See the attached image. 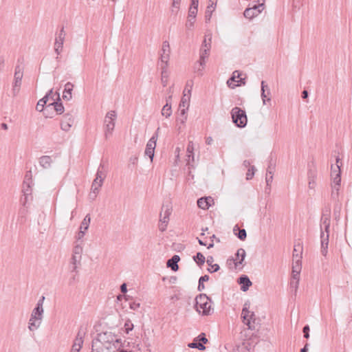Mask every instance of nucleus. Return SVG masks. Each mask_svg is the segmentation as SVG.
<instances>
[{
  "label": "nucleus",
  "mask_w": 352,
  "mask_h": 352,
  "mask_svg": "<svg viewBox=\"0 0 352 352\" xmlns=\"http://www.w3.org/2000/svg\"><path fill=\"white\" fill-rule=\"evenodd\" d=\"M41 320L38 319H32V316H30V319L28 322V329L32 331L37 329L41 324Z\"/></svg>",
  "instance_id": "nucleus-32"
},
{
  "label": "nucleus",
  "mask_w": 352,
  "mask_h": 352,
  "mask_svg": "<svg viewBox=\"0 0 352 352\" xmlns=\"http://www.w3.org/2000/svg\"><path fill=\"white\" fill-rule=\"evenodd\" d=\"M43 307L36 306L31 314L32 318L41 320L43 318Z\"/></svg>",
  "instance_id": "nucleus-29"
},
{
  "label": "nucleus",
  "mask_w": 352,
  "mask_h": 352,
  "mask_svg": "<svg viewBox=\"0 0 352 352\" xmlns=\"http://www.w3.org/2000/svg\"><path fill=\"white\" fill-rule=\"evenodd\" d=\"M276 166V160L272 158V156H270V159L269 160V164L267 169V173L270 175L273 174Z\"/></svg>",
  "instance_id": "nucleus-39"
},
{
  "label": "nucleus",
  "mask_w": 352,
  "mask_h": 352,
  "mask_svg": "<svg viewBox=\"0 0 352 352\" xmlns=\"http://www.w3.org/2000/svg\"><path fill=\"white\" fill-rule=\"evenodd\" d=\"M180 2H181V0H173V8L172 9L173 12H175L174 8H175L177 10L179 9Z\"/></svg>",
  "instance_id": "nucleus-56"
},
{
  "label": "nucleus",
  "mask_w": 352,
  "mask_h": 352,
  "mask_svg": "<svg viewBox=\"0 0 352 352\" xmlns=\"http://www.w3.org/2000/svg\"><path fill=\"white\" fill-rule=\"evenodd\" d=\"M106 177L105 167L104 165L100 163L96 175V180H99L98 186H102L103 181Z\"/></svg>",
  "instance_id": "nucleus-19"
},
{
  "label": "nucleus",
  "mask_w": 352,
  "mask_h": 352,
  "mask_svg": "<svg viewBox=\"0 0 352 352\" xmlns=\"http://www.w3.org/2000/svg\"><path fill=\"white\" fill-rule=\"evenodd\" d=\"M74 85L67 82L65 85V89L63 94V98L65 100H69L72 98V92L73 90Z\"/></svg>",
  "instance_id": "nucleus-24"
},
{
  "label": "nucleus",
  "mask_w": 352,
  "mask_h": 352,
  "mask_svg": "<svg viewBox=\"0 0 352 352\" xmlns=\"http://www.w3.org/2000/svg\"><path fill=\"white\" fill-rule=\"evenodd\" d=\"M309 330H310V328H309V326L308 324L305 325L303 329H302V332H303V334H304V337L306 339H308L309 338Z\"/></svg>",
  "instance_id": "nucleus-52"
},
{
  "label": "nucleus",
  "mask_w": 352,
  "mask_h": 352,
  "mask_svg": "<svg viewBox=\"0 0 352 352\" xmlns=\"http://www.w3.org/2000/svg\"><path fill=\"white\" fill-rule=\"evenodd\" d=\"M80 259L81 256L72 255V257L71 258V264L77 265L78 263H80Z\"/></svg>",
  "instance_id": "nucleus-50"
},
{
  "label": "nucleus",
  "mask_w": 352,
  "mask_h": 352,
  "mask_svg": "<svg viewBox=\"0 0 352 352\" xmlns=\"http://www.w3.org/2000/svg\"><path fill=\"white\" fill-rule=\"evenodd\" d=\"M45 300V296H42L39 300H38L36 306H38L39 307H43V302Z\"/></svg>",
  "instance_id": "nucleus-63"
},
{
  "label": "nucleus",
  "mask_w": 352,
  "mask_h": 352,
  "mask_svg": "<svg viewBox=\"0 0 352 352\" xmlns=\"http://www.w3.org/2000/svg\"><path fill=\"white\" fill-rule=\"evenodd\" d=\"M214 261V258L212 256H209L207 258L206 263L211 267V269L208 268V271L210 273L216 272L219 270L220 267L218 264L212 263Z\"/></svg>",
  "instance_id": "nucleus-28"
},
{
  "label": "nucleus",
  "mask_w": 352,
  "mask_h": 352,
  "mask_svg": "<svg viewBox=\"0 0 352 352\" xmlns=\"http://www.w3.org/2000/svg\"><path fill=\"white\" fill-rule=\"evenodd\" d=\"M233 123L239 128H244L247 125L248 118L246 113L240 107H235L231 111Z\"/></svg>",
  "instance_id": "nucleus-3"
},
{
  "label": "nucleus",
  "mask_w": 352,
  "mask_h": 352,
  "mask_svg": "<svg viewBox=\"0 0 352 352\" xmlns=\"http://www.w3.org/2000/svg\"><path fill=\"white\" fill-rule=\"evenodd\" d=\"M337 168L338 169V171H333L331 173V176L333 177V184H332V193L331 195L333 196L334 191H336V195L338 194L339 186L341 183V170L339 165L337 164Z\"/></svg>",
  "instance_id": "nucleus-13"
},
{
  "label": "nucleus",
  "mask_w": 352,
  "mask_h": 352,
  "mask_svg": "<svg viewBox=\"0 0 352 352\" xmlns=\"http://www.w3.org/2000/svg\"><path fill=\"white\" fill-rule=\"evenodd\" d=\"M241 74L237 70L233 72L231 78H230L227 81L228 86L234 89L236 86L245 85V79L241 78Z\"/></svg>",
  "instance_id": "nucleus-12"
},
{
  "label": "nucleus",
  "mask_w": 352,
  "mask_h": 352,
  "mask_svg": "<svg viewBox=\"0 0 352 352\" xmlns=\"http://www.w3.org/2000/svg\"><path fill=\"white\" fill-rule=\"evenodd\" d=\"M208 342L206 334L201 333L197 337H196L193 341L188 344V346L192 349H197L200 351L206 349L205 344Z\"/></svg>",
  "instance_id": "nucleus-10"
},
{
  "label": "nucleus",
  "mask_w": 352,
  "mask_h": 352,
  "mask_svg": "<svg viewBox=\"0 0 352 352\" xmlns=\"http://www.w3.org/2000/svg\"><path fill=\"white\" fill-rule=\"evenodd\" d=\"M85 335V331L82 329V327H81L77 333L76 338H80L83 339Z\"/></svg>",
  "instance_id": "nucleus-60"
},
{
  "label": "nucleus",
  "mask_w": 352,
  "mask_h": 352,
  "mask_svg": "<svg viewBox=\"0 0 352 352\" xmlns=\"http://www.w3.org/2000/svg\"><path fill=\"white\" fill-rule=\"evenodd\" d=\"M117 114L115 111H110L107 112L104 118V136L105 138H109V136L112 134V132L115 127V120L116 119Z\"/></svg>",
  "instance_id": "nucleus-6"
},
{
  "label": "nucleus",
  "mask_w": 352,
  "mask_h": 352,
  "mask_svg": "<svg viewBox=\"0 0 352 352\" xmlns=\"http://www.w3.org/2000/svg\"><path fill=\"white\" fill-rule=\"evenodd\" d=\"M211 48L210 43H208V46H207V48L200 49V57L199 60L198 61L199 66L204 67L205 65V59L208 58L209 55V52Z\"/></svg>",
  "instance_id": "nucleus-21"
},
{
  "label": "nucleus",
  "mask_w": 352,
  "mask_h": 352,
  "mask_svg": "<svg viewBox=\"0 0 352 352\" xmlns=\"http://www.w3.org/2000/svg\"><path fill=\"white\" fill-rule=\"evenodd\" d=\"M272 179H273L272 174L270 175L269 173H267L265 180H266V183H267V186H269L270 184L272 182Z\"/></svg>",
  "instance_id": "nucleus-61"
},
{
  "label": "nucleus",
  "mask_w": 352,
  "mask_h": 352,
  "mask_svg": "<svg viewBox=\"0 0 352 352\" xmlns=\"http://www.w3.org/2000/svg\"><path fill=\"white\" fill-rule=\"evenodd\" d=\"M248 309L249 305L245 302L242 309L241 318L244 324L247 325L249 329L253 330L256 329V327L254 326L255 315L254 312L250 313Z\"/></svg>",
  "instance_id": "nucleus-7"
},
{
  "label": "nucleus",
  "mask_w": 352,
  "mask_h": 352,
  "mask_svg": "<svg viewBox=\"0 0 352 352\" xmlns=\"http://www.w3.org/2000/svg\"><path fill=\"white\" fill-rule=\"evenodd\" d=\"M31 184L32 183H30V182H28L26 180L23 181V189H22V192H23V195H31V193H32Z\"/></svg>",
  "instance_id": "nucleus-36"
},
{
  "label": "nucleus",
  "mask_w": 352,
  "mask_h": 352,
  "mask_svg": "<svg viewBox=\"0 0 352 352\" xmlns=\"http://www.w3.org/2000/svg\"><path fill=\"white\" fill-rule=\"evenodd\" d=\"M300 272H298L296 273V272H294V271H292V279L299 280H300Z\"/></svg>",
  "instance_id": "nucleus-64"
},
{
  "label": "nucleus",
  "mask_w": 352,
  "mask_h": 352,
  "mask_svg": "<svg viewBox=\"0 0 352 352\" xmlns=\"http://www.w3.org/2000/svg\"><path fill=\"white\" fill-rule=\"evenodd\" d=\"M36 109L38 111H43V113L46 116H47V113L46 111L49 109H47V105L45 104L44 103H42V102H40V100L38 101L37 102V104H36Z\"/></svg>",
  "instance_id": "nucleus-43"
},
{
  "label": "nucleus",
  "mask_w": 352,
  "mask_h": 352,
  "mask_svg": "<svg viewBox=\"0 0 352 352\" xmlns=\"http://www.w3.org/2000/svg\"><path fill=\"white\" fill-rule=\"evenodd\" d=\"M212 201H213V199L210 197H201L197 200V206L201 209L207 210L210 206Z\"/></svg>",
  "instance_id": "nucleus-23"
},
{
  "label": "nucleus",
  "mask_w": 352,
  "mask_h": 352,
  "mask_svg": "<svg viewBox=\"0 0 352 352\" xmlns=\"http://www.w3.org/2000/svg\"><path fill=\"white\" fill-rule=\"evenodd\" d=\"M301 258H302V256H300V257H298V258L295 259L296 260L295 263L292 266V271H294V272L297 273L298 272L301 271V268H302Z\"/></svg>",
  "instance_id": "nucleus-41"
},
{
  "label": "nucleus",
  "mask_w": 352,
  "mask_h": 352,
  "mask_svg": "<svg viewBox=\"0 0 352 352\" xmlns=\"http://www.w3.org/2000/svg\"><path fill=\"white\" fill-rule=\"evenodd\" d=\"M82 252V248L80 245H76L74 248L73 255L81 256Z\"/></svg>",
  "instance_id": "nucleus-49"
},
{
  "label": "nucleus",
  "mask_w": 352,
  "mask_h": 352,
  "mask_svg": "<svg viewBox=\"0 0 352 352\" xmlns=\"http://www.w3.org/2000/svg\"><path fill=\"white\" fill-rule=\"evenodd\" d=\"M317 173L316 170H309L308 171V186L310 189H314L316 186Z\"/></svg>",
  "instance_id": "nucleus-25"
},
{
  "label": "nucleus",
  "mask_w": 352,
  "mask_h": 352,
  "mask_svg": "<svg viewBox=\"0 0 352 352\" xmlns=\"http://www.w3.org/2000/svg\"><path fill=\"white\" fill-rule=\"evenodd\" d=\"M262 1V3H254L251 7L247 8L243 12L244 16L247 19H252L258 15L263 10L265 7L264 0Z\"/></svg>",
  "instance_id": "nucleus-8"
},
{
  "label": "nucleus",
  "mask_w": 352,
  "mask_h": 352,
  "mask_svg": "<svg viewBox=\"0 0 352 352\" xmlns=\"http://www.w3.org/2000/svg\"><path fill=\"white\" fill-rule=\"evenodd\" d=\"M195 19H192L191 18H188V20L186 23V26L188 29H191L194 26Z\"/></svg>",
  "instance_id": "nucleus-55"
},
{
  "label": "nucleus",
  "mask_w": 352,
  "mask_h": 352,
  "mask_svg": "<svg viewBox=\"0 0 352 352\" xmlns=\"http://www.w3.org/2000/svg\"><path fill=\"white\" fill-rule=\"evenodd\" d=\"M14 74H19L21 76H23V67H21L20 65H16L15 67Z\"/></svg>",
  "instance_id": "nucleus-57"
},
{
  "label": "nucleus",
  "mask_w": 352,
  "mask_h": 352,
  "mask_svg": "<svg viewBox=\"0 0 352 352\" xmlns=\"http://www.w3.org/2000/svg\"><path fill=\"white\" fill-rule=\"evenodd\" d=\"M321 221L324 226V231H322L321 229L320 233L321 253L322 255L326 256L329 238L330 218L329 216L322 215Z\"/></svg>",
  "instance_id": "nucleus-1"
},
{
  "label": "nucleus",
  "mask_w": 352,
  "mask_h": 352,
  "mask_svg": "<svg viewBox=\"0 0 352 352\" xmlns=\"http://www.w3.org/2000/svg\"><path fill=\"white\" fill-rule=\"evenodd\" d=\"M159 130L160 128H157V131L149 139L146 146L144 154L150 158L151 161H153V160L155 148L156 147V142L157 140V132Z\"/></svg>",
  "instance_id": "nucleus-9"
},
{
  "label": "nucleus",
  "mask_w": 352,
  "mask_h": 352,
  "mask_svg": "<svg viewBox=\"0 0 352 352\" xmlns=\"http://www.w3.org/2000/svg\"><path fill=\"white\" fill-rule=\"evenodd\" d=\"M197 9L195 8H190L188 10V18H191L192 19H195V17L197 14Z\"/></svg>",
  "instance_id": "nucleus-48"
},
{
  "label": "nucleus",
  "mask_w": 352,
  "mask_h": 352,
  "mask_svg": "<svg viewBox=\"0 0 352 352\" xmlns=\"http://www.w3.org/2000/svg\"><path fill=\"white\" fill-rule=\"evenodd\" d=\"M52 94H53V89H51L46 94L45 96L40 99V102H42V103H44L45 104H46L47 102L48 101L49 98H51L52 100H53V96H52Z\"/></svg>",
  "instance_id": "nucleus-45"
},
{
  "label": "nucleus",
  "mask_w": 352,
  "mask_h": 352,
  "mask_svg": "<svg viewBox=\"0 0 352 352\" xmlns=\"http://www.w3.org/2000/svg\"><path fill=\"white\" fill-rule=\"evenodd\" d=\"M193 261L197 264L198 266H202L205 261L206 258L204 254L201 252H197L195 256H192Z\"/></svg>",
  "instance_id": "nucleus-31"
},
{
  "label": "nucleus",
  "mask_w": 352,
  "mask_h": 352,
  "mask_svg": "<svg viewBox=\"0 0 352 352\" xmlns=\"http://www.w3.org/2000/svg\"><path fill=\"white\" fill-rule=\"evenodd\" d=\"M170 56V45L167 41H165L162 43V53L160 54V60L162 62L161 69H166Z\"/></svg>",
  "instance_id": "nucleus-11"
},
{
  "label": "nucleus",
  "mask_w": 352,
  "mask_h": 352,
  "mask_svg": "<svg viewBox=\"0 0 352 352\" xmlns=\"http://www.w3.org/2000/svg\"><path fill=\"white\" fill-rule=\"evenodd\" d=\"M171 212L172 206L170 204H164L162 207V211L160 214V221L161 222V224L159 225V230L161 232L166 230Z\"/></svg>",
  "instance_id": "nucleus-5"
},
{
  "label": "nucleus",
  "mask_w": 352,
  "mask_h": 352,
  "mask_svg": "<svg viewBox=\"0 0 352 352\" xmlns=\"http://www.w3.org/2000/svg\"><path fill=\"white\" fill-rule=\"evenodd\" d=\"M65 37V30H64V26H63L60 30V32H59L58 36L55 39V43H58V45L59 47H63Z\"/></svg>",
  "instance_id": "nucleus-30"
},
{
  "label": "nucleus",
  "mask_w": 352,
  "mask_h": 352,
  "mask_svg": "<svg viewBox=\"0 0 352 352\" xmlns=\"http://www.w3.org/2000/svg\"><path fill=\"white\" fill-rule=\"evenodd\" d=\"M24 180L30 182V183L32 182V172H31V170H28V171L26 172Z\"/></svg>",
  "instance_id": "nucleus-59"
},
{
  "label": "nucleus",
  "mask_w": 352,
  "mask_h": 352,
  "mask_svg": "<svg viewBox=\"0 0 352 352\" xmlns=\"http://www.w3.org/2000/svg\"><path fill=\"white\" fill-rule=\"evenodd\" d=\"M255 170L256 168L254 166H252L248 168V173H246V179L248 180H250L253 177L254 175Z\"/></svg>",
  "instance_id": "nucleus-47"
},
{
  "label": "nucleus",
  "mask_w": 352,
  "mask_h": 352,
  "mask_svg": "<svg viewBox=\"0 0 352 352\" xmlns=\"http://www.w3.org/2000/svg\"><path fill=\"white\" fill-rule=\"evenodd\" d=\"M300 251V254H302V246L301 245L300 243H298V244H295L294 245V252H293V258H294V259H297L298 258V257H300V256H298V252Z\"/></svg>",
  "instance_id": "nucleus-42"
},
{
  "label": "nucleus",
  "mask_w": 352,
  "mask_h": 352,
  "mask_svg": "<svg viewBox=\"0 0 352 352\" xmlns=\"http://www.w3.org/2000/svg\"><path fill=\"white\" fill-rule=\"evenodd\" d=\"M210 6H208L207 10L206 11L205 19H206V23L209 22L210 21L211 16H212V11L210 10Z\"/></svg>",
  "instance_id": "nucleus-53"
},
{
  "label": "nucleus",
  "mask_w": 352,
  "mask_h": 352,
  "mask_svg": "<svg viewBox=\"0 0 352 352\" xmlns=\"http://www.w3.org/2000/svg\"><path fill=\"white\" fill-rule=\"evenodd\" d=\"M188 108H185V107H182V108H179V113H180V117H179L177 118V121H180L181 123H184L185 121L186 120V111H187Z\"/></svg>",
  "instance_id": "nucleus-40"
},
{
  "label": "nucleus",
  "mask_w": 352,
  "mask_h": 352,
  "mask_svg": "<svg viewBox=\"0 0 352 352\" xmlns=\"http://www.w3.org/2000/svg\"><path fill=\"white\" fill-rule=\"evenodd\" d=\"M208 280H209L208 275H204L199 278L198 287H197V289L199 292L203 291L205 289L204 282H206Z\"/></svg>",
  "instance_id": "nucleus-37"
},
{
  "label": "nucleus",
  "mask_w": 352,
  "mask_h": 352,
  "mask_svg": "<svg viewBox=\"0 0 352 352\" xmlns=\"http://www.w3.org/2000/svg\"><path fill=\"white\" fill-rule=\"evenodd\" d=\"M82 344H83V339H82L80 338H76V339H75V340L74 342V344H73L74 347L79 346L80 348H82Z\"/></svg>",
  "instance_id": "nucleus-51"
},
{
  "label": "nucleus",
  "mask_w": 352,
  "mask_h": 352,
  "mask_svg": "<svg viewBox=\"0 0 352 352\" xmlns=\"http://www.w3.org/2000/svg\"><path fill=\"white\" fill-rule=\"evenodd\" d=\"M74 122L72 116L70 113H66L63 116V120L60 122V128L65 131L70 129Z\"/></svg>",
  "instance_id": "nucleus-15"
},
{
  "label": "nucleus",
  "mask_w": 352,
  "mask_h": 352,
  "mask_svg": "<svg viewBox=\"0 0 352 352\" xmlns=\"http://www.w3.org/2000/svg\"><path fill=\"white\" fill-rule=\"evenodd\" d=\"M238 283L241 285V289L243 292H246L248 290L250 287L252 285V283L250 280L249 277L247 275H241L238 278Z\"/></svg>",
  "instance_id": "nucleus-16"
},
{
  "label": "nucleus",
  "mask_w": 352,
  "mask_h": 352,
  "mask_svg": "<svg viewBox=\"0 0 352 352\" xmlns=\"http://www.w3.org/2000/svg\"><path fill=\"white\" fill-rule=\"evenodd\" d=\"M52 94H53V89H51L46 94L45 96L40 99V102H42V103H44L45 104H46L47 102L48 101L49 98H51L52 100H53V96H52Z\"/></svg>",
  "instance_id": "nucleus-46"
},
{
  "label": "nucleus",
  "mask_w": 352,
  "mask_h": 352,
  "mask_svg": "<svg viewBox=\"0 0 352 352\" xmlns=\"http://www.w3.org/2000/svg\"><path fill=\"white\" fill-rule=\"evenodd\" d=\"M23 76H21L19 74H14V79L12 87V94L14 96H16L19 92Z\"/></svg>",
  "instance_id": "nucleus-22"
},
{
  "label": "nucleus",
  "mask_w": 352,
  "mask_h": 352,
  "mask_svg": "<svg viewBox=\"0 0 352 352\" xmlns=\"http://www.w3.org/2000/svg\"><path fill=\"white\" fill-rule=\"evenodd\" d=\"M180 261L179 255H173L166 262V265L170 267L173 272H177L179 270L178 262Z\"/></svg>",
  "instance_id": "nucleus-18"
},
{
  "label": "nucleus",
  "mask_w": 352,
  "mask_h": 352,
  "mask_svg": "<svg viewBox=\"0 0 352 352\" xmlns=\"http://www.w3.org/2000/svg\"><path fill=\"white\" fill-rule=\"evenodd\" d=\"M234 235L241 241H244L247 237V232L245 229H239L237 225L234 226L233 228Z\"/></svg>",
  "instance_id": "nucleus-26"
},
{
  "label": "nucleus",
  "mask_w": 352,
  "mask_h": 352,
  "mask_svg": "<svg viewBox=\"0 0 352 352\" xmlns=\"http://www.w3.org/2000/svg\"><path fill=\"white\" fill-rule=\"evenodd\" d=\"M245 256L246 253L244 249L239 248L237 250L236 252L235 253V259H233L236 267L243 263Z\"/></svg>",
  "instance_id": "nucleus-20"
},
{
  "label": "nucleus",
  "mask_w": 352,
  "mask_h": 352,
  "mask_svg": "<svg viewBox=\"0 0 352 352\" xmlns=\"http://www.w3.org/2000/svg\"><path fill=\"white\" fill-rule=\"evenodd\" d=\"M115 340V334L109 331L102 332L98 333L97 338L94 339L92 341V348L91 352H100V350L98 349H95V345L98 342H100L102 344H111L113 343Z\"/></svg>",
  "instance_id": "nucleus-4"
},
{
  "label": "nucleus",
  "mask_w": 352,
  "mask_h": 352,
  "mask_svg": "<svg viewBox=\"0 0 352 352\" xmlns=\"http://www.w3.org/2000/svg\"><path fill=\"white\" fill-rule=\"evenodd\" d=\"M299 280H294L291 279L290 280V287L292 288H294L295 292H296L298 287Z\"/></svg>",
  "instance_id": "nucleus-54"
},
{
  "label": "nucleus",
  "mask_w": 352,
  "mask_h": 352,
  "mask_svg": "<svg viewBox=\"0 0 352 352\" xmlns=\"http://www.w3.org/2000/svg\"><path fill=\"white\" fill-rule=\"evenodd\" d=\"M134 326L131 320L128 319L124 323V331L126 333H129L133 329Z\"/></svg>",
  "instance_id": "nucleus-44"
},
{
  "label": "nucleus",
  "mask_w": 352,
  "mask_h": 352,
  "mask_svg": "<svg viewBox=\"0 0 352 352\" xmlns=\"http://www.w3.org/2000/svg\"><path fill=\"white\" fill-rule=\"evenodd\" d=\"M171 113H172L171 105L169 104L167 102L166 104L163 107V108L162 109V114L163 116H166V118H168L169 116H170Z\"/></svg>",
  "instance_id": "nucleus-38"
},
{
  "label": "nucleus",
  "mask_w": 352,
  "mask_h": 352,
  "mask_svg": "<svg viewBox=\"0 0 352 352\" xmlns=\"http://www.w3.org/2000/svg\"><path fill=\"white\" fill-rule=\"evenodd\" d=\"M270 95V89L264 80L261 81V98L263 104H266V100L270 101L271 98L268 96Z\"/></svg>",
  "instance_id": "nucleus-17"
},
{
  "label": "nucleus",
  "mask_w": 352,
  "mask_h": 352,
  "mask_svg": "<svg viewBox=\"0 0 352 352\" xmlns=\"http://www.w3.org/2000/svg\"><path fill=\"white\" fill-rule=\"evenodd\" d=\"M52 163L50 156L43 155L39 158V164L44 168H49Z\"/></svg>",
  "instance_id": "nucleus-27"
},
{
  "label": "nucleus",
  "mask_w": 352,
  "mask_h": 352,
  "mask_svg": "<svg viewBox=\"0 0 352 352\" xmlns=\"http://www.w3.org/2000/svg\"><path fill=\"white\" fill-rule=\"evenodd\" d=\"M140 304L139 302H130L129 307L133 310H137L140 307Z\"/></svg>",
  "instance_id": "nucleus-58"
},
{
  "label": "nucleus",
  "mask_w": 352,
  "mask_h": 352,
  "mask_svg": "<svg viewBox=\"0 0 352 352\" xmlns=\"http://www.w3.org/2000/svg\"><path fill=\"white\" fill-rule=\"evenodd\" d=\"M91 218L89 214H87L82 221L81 222L80 230L87 231L89 228Z\"/></svg>",
  "instance_id": "nucleus-35"
},
{
  "label": "nucleus",
  "mask_w": 352,
  "mask_h": 352,
  "mask_svg": "<svg viewBox=\"0 0 352 352\" xmlns=\"http://www.w3.org/2000/svg\"><path fill=\"white\" fill-rule=\"evenodd\" d=\"M186 91V89H184V93H183V96H182V100L179 103V108L186 107L187 108H188V107H189V102H190V96H187Z\"/></svg>",
  "instance_id": "nucleus-33"
},
{
  "label": "nucleus",
  "mask_w": 352,
  "mask_h": 352,
  "mask_svg": "<svg viewBox=\"0 0 352 352\" xmlns=\"http://www.w3.org/2000/svg\"><path fill=\"white\" fill-rule=\"evenodd\" d=\"M56 99H53V101L47 104V109H54L58 114H62L64 112V107L61 102L60 94L58 93H56Z\"/></svg>",
  "instance_id": "nucleus-14"
},
{
  "label": "nucleus",
  "mask_w": 352,
  "mask_h": 352,
  "mask_svg": "<svg viewBox=\"0 0 352 352\" xmlns=\"http://www.w3.org/2000/svg\"><path fill=\"white\" fill-rule=\"evenodd\" d=\"M210 301V298L205 294H200L195 298V308L199 314L203 316H208L210 314L211 305L208 302Z\"/></svg>",
  "instance_id": "nucleus-2"
},
{
  "label": "nucleus",
  "mask_w": 352,
  "mask_h": 352,
  "mask_svg": "<svg viewBox=\"0 0 352 352\" xmlns=\"http://www.w3.org/2000/svg\"><path fill=\"white\" fill-rule=\"evenodd\" d=\"M99 180H96V179H94L92 185H91V190L92 192L94 194L92 197L91 194L89 195V197L91 199H94L96 197V194L99 192V189L101 186H98Z\"/></svg>",
  "instance_id": "nucleus-34"
},
{
  "label": "nucleus",
  "mask_w": 352,
  "mask_h": 352,
  "mask_svg": "<svg viewBox=\"0 0 352 352\" xmlns=\"http://www.w3.org/2000/svg\"><path fill=\"white\" fill-rule=\"evenodd\" d=\"M62 50H63V47H59L58 45V43H54V50H55L56 53L57 54V55H59L60 54V52L62 51Z\"/></svg>",
  "instance_id": "nucleus-62"
}]
</instances>
